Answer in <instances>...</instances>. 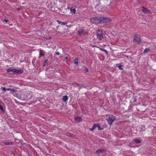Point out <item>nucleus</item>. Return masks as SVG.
I'll return each mask as SVG.
<instances>
[{
    "label": "nucleus",
    "instance_id": "nucleus-6",
    "mask_svg": "<svg viewBox=\"0 0 156 156\" xmlns=\"http://www.w3.org/2000/svg\"><path fill=\"white\" fill-rule=\"evenodd\" d=\"M103 19L102 20V23H108L112 21V19L109 18H106L105 17H102Z\"/></svg>",
    "mask_w": 156,
    "mask_h": 156
},
{
    "label": "nucleus",
    "instance_id": "nucleus-11",
    "mask_svg": "<svg viewBox=\"0 0 156 156\" xmlns=\"http://www.w3.org/2000/svg\"><path fill=\"white\" fill-rule=\"evenodd\" d=\"M23 72V69H17V72L16 74H21Z\"/></svg>",
    "mask_w": 156,
    "mask_h": 156
},
{
    "label": "nucleus",
    "instance_id": "nucleus-7",
    "mask_svg": "<svg viewBox=\"0 0 156 156\" xmlns=\"http://www.w3.org/2000/svg\"><path fill=\"white\" fill-rule=\"evenodd\" d=\"M76 7V6H74L71 7L69 8L68 7V9H69L71 13L72 14H75L76 12V10L75 9Z\"/></svg>",
    "mask_w": 156,
    "mask_h": 156
},
{
    "label": "nucleus",
    "instance_id": "nucleus-23",
    "mask_svg": "<svg viewBox=\"0 0 156 156\" xmlns=\"http://www.w3.org/2000/svg\"><path fill=\"white\" fill-rule=\"evenodd\" d=\"M66 134L67 136H69V137H70L72 136L71 134L69 133H66Z\"/></svg>",
    "mask_w": 156,
    "mask_h": 156
},
{
    "label": "nucleus",
    "instance_id": "nucleus-9",
    "mask_svg": "<svg viewBox=\"0 0 156 156\" xmlns=\"http://www.w3.org/2000/svg\"><path fill=\"white\" fill-rule=\"evenodd\" d=\"M74 119L77 122H80L82 121V118L81 117H75Z\"/></svg>",
    "mask_w": 156,
    "mask_h": 156
},
{
    "label": "nucleus",
    "instance_id": "nucleus-32",
    "mask_svg": "<svg viewBox=\"0 0 156 156\" xmlns=\"http://www.w3.org/2000/svg\"><path fill=\"white\" fill-rule=\"evenodd\" d=\"M85 71L86 72H88V70L87 68H85Z\"/></svg>",
    "mask_w": 156,
    "mask_h": 156
},
{
    "label": "nucleus",
    "instance_id": "nucleus-14",
    "mask_svg": "<svg viewBox=\"0 0 156 156\" xmlns=\"http://www.w3.org/2000/svg\"><path fill=\"white\" fill-rule=\"evenodd\" d=\"M97 126L95 124H94L92 126V127L91 128H90V130L91 131H93L95 128H96Z\"/></svg>",
    "mask_w": 156,
    "mask_h": 156
},
{
    "label": "nucleus",
    "instance_id": "nucleus-25",
    "mask_svg": "<svg viewBox=\"0 0 156 156\" xmlns=\"http://www.w3.org/2000/svg\"><path fill=\"white\" fill-rule=\"evenodd\" d=\"M1 89L2 90H3L5 91L6 90V88L5 87H2V88H1Z\"/></svg>",
    "mask_w": 156,
    "mask_h": 156
},
{
    "label": "nucleus",
    "instance_id": "nucleus-22",
    "mask_svg": "<svg viewBox=\"0 0 156 156\" xmlns=\"http://www.w3.org/2000/svg\"><path fill=\"white\" fill-rule=\"evenodd\" d=\"M150 50V49H149L148 48H145L144 51V52L145 53L147 52L148 51H149Z\"/></svg>",
    "mask_w": 156,
    "mask_h": 156
},
{
    "label": "nucleus",
    "instance_id": "nucleus-4",
    "mask_svg": "<svg viewBox=\"0 0 156 156\" xmlns=\"http://www.w3.org/2000/svg\"><path fill=\"white\" fill-rule=\"evenodd\" d=\"M97 38L99 40H101L103 38V34L102 31L100 30H98L97 31Z\"/></svg>",
    "mask_w": 156,
    "mask_h": 156
},
{
    "label": "nucleus",
    "instance_id": "nucleus-29",
    "mask_svg": "<svg viewBox=\"0 0 156 156\" xmlns=\"http://www.w3.org/2000/svg\"><path fill=\"white\" fill-rule=\"evenodd\" d=\"M118 68L119 69H122V66L121 65H119L118 66Z\"/></svg>",
    "mask_w": 156,
    "mask_h": 156
},
{
    "label": "nucleus",
    "instance_id": "nucleus-24",
    "mask_svg": "<svg viewBox=\"0 0 156 156\" xmlns=\"http://www.w3.org/2000/svg\"><path fill=\"white\" fill-rule=\"evenodd\" d=\"M7 71L8 72H12V69H7Z\"/></svg>",
    "mask_w": 156,
    "mask_h": 156
},
{
    "label": "nucleus",
    "instance_id": "nucleus-12",
    "mask_svg": "<svg viewBox=\"0 0 156 156\" xmlns=\"http://www.w3.org/2000/svg\"><path fill=\"white\" fill-rule=\"evenodd\" d=\"M6 90H11V94H13V93L15 92V90L14 89H11V88H7V89H6Z\"/></svg>",
    "mask_w": 156,
    "mask_h": 156
},
{
    "label": "nucleus",
    "instance_id": "nucleus-8",
    "mask_svg": "<svg viewBox=\"0 0 156 156\" xmlns=\"http://www.w3.org/2000/svg\"><path fill=\"white\" fill-rule=\"evenodd\" d=\"M84 30V29H81L78 31V34L80 36H81L83 34Z\"/></svg>",
    "mask_w": 156,
    "mask_h": 156
},
{
    "label": "nucleus",
    "instance_id": "nucleus-35",
    "mask_svg": "<svg viewBox=\"0 0 156 156\" xmlns=\"http://www.w3.org/2000/svg\"><path fill=\"white\" fill-rule=\"evenodd\" d=\"M104 51L106 53H107L108 52L107 51L105 50V51Z\"/></svg>",
    "mask_w": 156,
    "mask_h": 156
},
{
    "label": "nucleus",
    "instance_id": "nucleus-36",
    "mask_svg": "<svg viewBox=\"0 0 156 156\" xmlns=\"http://www.w3.org/2000/svg\"><path fill=\"white\" fill-rule=\"evenodd\" d=\"M119 64H117V65H116V66H117V65H119Z\"/></svg>",
    "mask_w": 156,
    "mask_h": 156
},
{
    "label": "nucleus",
    "instance_id": "nucleus-15",
    "mask_svg": "<svg viewBox=\"0 0 156 156\" xmlns=\"http://www.w3.org/2000/svg\"><path fill=\"white\" fill-rule=\"evenodd\" d=\"M104 151H105V150H104V149H98V150H97L96 153H100L101 152H103Z\"/></svg>",
    "mask_w": 156,
    "mask_h": 156
},
{
    "label": "nucleus",
    "instance_id": "nucleus-17",
    "mask_svg": "<svg viewBox=\"0 0 156 156\" xmlns=\"http://www.w3.org/2000/svg\"><path fill=\"white\" fill-rule=\"evenodd\" d=\"M78 59L77 58H75L74 60V63L75 65H77L78 63Z\"/></svg>",
    "mask_w": 156,
    "mask_h": 156
},
{
    "label": "nucleus",
    "instance_id": "nucleus-1",
    "mask_svg": "<svg viewBox=\"0 0 156 156\" xmlns=\"http://www.w3.org/2000/svg\"><path fill=\"white\" fill-rule=\"evenodd\" d=\"M103 19L102 16L94 17L90 19V21L93 23H102V20Z\"/></svg>",
    "mask_w": 156,
    "mask_h": 156
},
{
    "label": "nucleus",
    "instance_id": "nucleus-16",
    "mask_svg": "<svg viewBox=\"0 0 156 156\" xmlns=\"http://www.w3.org/2000/svg\"><path fill=\"white\" fill-rule=\"evenodd\" d=\"M45 52L42 50L40 51V56H43L44 55Z\"/></svg>",
    "mask_w": 156,
    "mask_h": 156
},
{
    "label": "nucleus",
    "instance_id": "nucleus-28",
    "mask_svg": "<svg viewBox=\"0 0 156 156\" xmlns=\"http://www.w3.org/2000/svg\"><path fill=\"white\" fill-rule=\"evenodd\" d=\"M0 109L1 110V111H3V107L2 106V105L1 106H0Z\"/></svg>",
    "mask_w": 156,
    "mask_h": 156
},
{
    "label": "nucleus",
    "instance_id": "nucleus-37",
    "mask_svg": "<svg viewBox=\"0 0 156 156\" xmlns=\"http://www.w3.org/2000/svg\"><path fill=\"white\" fill-rule=\"evenodd\" d=\"M0 106H1V104H0Z\"/></svg>",
    "mask_w": 156,
    "mask_h": 156
},
{
    "label": "nucleus",
    "instance_id": "nucleus-18",
    "mask_svg": "<svg viewBox=\"0 0 156 156\" xmlns=\"http://www.w3.org/2000/svg\"><path fill=\"white\" fill-rule=\"evenodd\" d=\"M13 144L12 142H5L4 143V144L5 145H12Z\"/></svg>",
    "mask_w": 156,
    "mask_h": 156
},
{
    "label": "nucleus",
    "instance_id": "nucleus-26",
    "mask_svg": "<svg viewBox=\"0 0 156 156\" xmlns=\"http://www.w3.org/2000/svg\"><path fill=\"white\" fill-rule=\"evenodd\" d=\"M80 86L82 87H85L86 86L83 83L81 84H80Z\"/></svg>",
    "mask_w": 156,
    "mask_h": 156
},
{
    "label": "nucleus",
    "instance_id": "nucleus-19",
    "mask_svg": "<svg viewBox=\"0 0 156 156\" xmlns=\"http://www.w3.org/2000/svg\"><path fill=\"white\" fill-rule=\"evenodd\" d=\"M47 63H48V60L46 59V60H45V61H44V62H43V66H45V65H46V64Z\"/></svg>",
    "mask_w": 156,
    "mask_h": 156
},
{
    "label": "nucleus",
    "instance_id": "nucleus-20",
    "mask_svg": "<svg viewBox=\"0 0 156 156\" xmlns=\"http://www.w3.org/2000/svg\"><path fill=\"white\" fill-rule=\"evenodd\" d=\"M135 142L136 143L138 144L140 143V140L138 139H136L135 140Z\"/></svg>",
    "mask_w": 156,
    "mask_h": 156
},
{
    "label": "nucleus",
    "instance_id": "nucleus-27",
    "mask_svg": "<svg viewBox=\"0 0 156 156\" xmlns=\"http://www.w3.org/2000/svg\"><path fill=\"white\" fill-rule=\"evenodd\" d=\"M3 20V21L5 22V23H7L9 21V20H8L5 19H4Z\"/></svg>",
    "mask_w": 156,
    "mask_h": 156
},
{
    "label": "nucleus",
    "instance_id": "nucleus-30",
    "mask_svg": "<svg viewBox=\"0 0 156 156\" xmlns=\"http://www.w3.org/2000/svg\"><path fill=\"white\" fill-rule=\"evenodd\" d=\"M109 89H106L105 90V92H109Z\"/></svg>",
    "mask_w": 156,
    "mask_h": 156
},
{
    "label": "nucleus",
    "instance_id": "nucleus-2",
    "mask_svg": "<svg viewBox=\"0 0 156 156\" xmlns=\"http://www.w3.org/2000/svg\"><path fill=\"white\" fill-rule=\"evenodd\" d=\"M115 119V117L112 115L110 114L109 115L107 119V121L108 124L111 126Z\"/></svg>",
    "mask_w": 156,
    "mask_h": 156
},
{
    "label": "nucleus",
    "instance_id": "nucleus-33",
    "mask_svg": "<svg viewBox=\"0 0 156 156\" xmlns=\"http://www.w3.org/2000/svg\"><path fill=\"white\" fill-rule=\"evenodd\" d=\"M100 50L102 51H105V49H102V48Z\"/></svg>",
    "mask_w": 156,
    "mask_h": 156
},
{
    "label": "nucleus",
    "instance_id": "nucleus-31",
    "mask_svg": "<svg viewBox=\"0 0 156 156\" xmlns=\"http://www.w3.org/2000/svg\"><path fill=\"white\" fill-rule=\"evenodd\" d=\"M55 55H60V53L58 51H57L56 52Z\"/></svg>",
    "mask_w": 156,
    "mask_h": 156
},
{
    "label": "nucleus",
    "instance_id": "nucleus-34",
    "mask_svg": "<svg viewBox=\"0 0 156 156\" xmlns=\"http://www.w3.org/2000/svg\"><path fill=\"white\" fill-rule=\"evenodd\" d=\"M104 51L106 53H107L108 52L107 51L105 50V51Z\"/></svg>",
    "mask_w": 156,
    "mask_h": 156
},
{
    "label": "nucleus",
    "instance_id": "nucleus-3",
    "mask_svg": "<svg viewBox=\"0 0 156 156\" xmlns=\"http://www.w3.org/2000/svg\"><path fill=\"white\" fill-rule=\"evenodd\" d=\"M133 41L137 43L138 44H141V40L140 35L135 34L133 36Z\"/></svg>",
    "mask_w": 156,
    "mask_h": 156
},
{
    "label": "nucleus",
    "instance_id": "nucleus-21",
    "mask_svg": "<svg viewBox=\"0 0 156 156\" xmlns=\"http://www.w3.org/2000/svg\"><path fill=\"white\" fill-rule=\"evenodd\" d=\"M17 72V69H12V72L14 73H16V74Z\"/></svg>",
    "mask_w": 156,
    "mask_h": 156
},
{
    "label": "nucleus",
    "instance_id": "nucleus-10",
    "mask_svg": "<svg viewBox=\"0 0 156 156\" xmlns=\"http://www.w3.org/2000/svg\"><path fill=\"white\" fill-rule=\"evenodd\" d=\"M56 21L59 24H61L62 25H65L67 23V22H62L59 21L58 20H57Z\"/></svg>",
    "mask_w": 156,
    "mask_h": 156
},
{
    "label": "nucleus",
    "instance_id": "nucleus-13",
    "mask_svg": "<svg viewBox=\"0 0 156 156\" xmlns=\"http://www.w3.org/2000/svg\"><path fill=\"white\" fill-rule=\"evenodd\" d=\"M68 99V97L67 95H65L64 96L63 98H62V100L64 101V102L66 101Z\"/></svg>",
    "mask_w": 156,
    "mask_h": 156
},
{
    "label": "nucleus",
    "instance_id": "nucleus-5",
    "mask_svg": "<svg viewBox=\"0 0 156 156\" xmlns=\"http://www.w3.org/2000/svg\"><path fill=\"white\" fill-rule=\"evenodd\" d=\"M142 12L145 13H149V14H151L152 13V12L151 10L150 9H148L146 7H142Z\"/></svg>",
    "mask_w": 156,
    "mask_h": 156
}]
</instances>
